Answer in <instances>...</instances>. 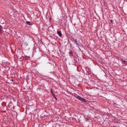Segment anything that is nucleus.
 I'll list each match as a JSON object with an SVG mask.
<instances>
[{
  "label": "nucleus",
  "mask_w": 127,
  "mask_h": 127,
  "mask_svg": "<svg viewBox=\"0 0 127 127\" xmlns=\"http://www.w3.org/2000/svg\"><path fill=\"white\" fill-rule=\"evenodd\" d=\"M51 93H52V95L56 99H57V98L56 97L55 95L54 94L53 92L52 91V89H51Z\"/></svg>",
  "instance_id": "nucleus-1"
},
{
  "label": "nucleus",
  "mask_w": 127,
  "mask_h": 127,
  "mask_svg": "<svg viewBox=\"0 0 127 127\" xmlns=\"http://www.w3.org/2000/svg\"><path fill=\"white\" fill-rule=\"evenodd\" d=\"M57 34L59 35L61 37L62 36V34L61 33V32H60L59 31H57Z\"/></svg>",
  "instance_id": "nucleus-2"
},
{
  "label": "nucleus",
  "mask_w": 127,
  "mask_h": 127,
  "mask_svg": "<svg viewBox=\"0 0 127 127\" xmlns=\"http://www.w3.org/2000/svg\"><path fill=\"white\" fill-rule=\"evenodd\" d=\"M76 97L77 98L80 100H82V97H81L80 96L78 95L77 96H76Z\"/></svg>",
  "instance_id": "nucleus-3"
},
{
  "label": "nucleus",
  "mask_w": 127,
  "mask_h": 127,
  "mask_svg": "<svg viewBox=\"0 0 127 127\" xmlns=\"http://www.w3.org/2000/svg\"><path fill=\"white\" fill-rule=\"evenodd\" d=\"M2 28V26L0 25V33H2L3 31Z\"/></svg>",
  "instance_id": "nucleus-4"
},
{
  "label": "nucleus",
  "mask_w": 127,
  "mask_h": 127,
  "mask_svg": "<svg viewBox=\"0 0 127 127\" xmlns=\"http://www.w3.org/2000/svg\"><path fill=\"white\" fill-rule=\"evenodd\" d=\"M81 101L84 102H87V100L84 99V98H82V100H81Z\"/></svg>",
  "instance_id": "nucleus-5"
},
{
  "label": "nucleus",
  "mask_w": 127,
  "mask_h": 127,
  "mask_svg": "<svg viewBox=\"0 0 127 127\" xmlns=\"http://www.w3.org/2000/svg\"><path fill=\"white\" fill-rule=\"evenodd\" d=\"M73 40L74 41V42L77 45H78L79 44H78V43H77V41L75 39H73Z\"/></svg>",
  "instance_id": "nucleus-6"
},
{
  "label": "nucleus",
  "mask_w": 127,
  "mask_h": 127,
  "mask_svg": "<svg viewBox=\"0 0 127 127\" xmlns=\"http://www.w3.org/2000/svg\"><path fill=\"white\" fill-rule=\"evenodd\" d=\"M90 71H87L86 74L87 75H89L90 74Z\"/></svg>",
  "instance_id": "nucleus-7"
},
{
  "label": "nucleus",
  "mask_w": 127,
  "mask_h": 127,
  "mask_svg": "<svg viewBox=\"0 0 127 127\" xmlns=\"http://www.w3.org/2000/svg\"><path fill=\"white\" fill-rule=\"evenodd\" d=\"M72 52L71 51H70L69 52V54L70 55H71V54H72Z\"/></svg>",
  "instance_id": "nucleus-8"
},
{
  "label": "nucleus",
  "mask_w": 127,
  "mask_h": 127,
  "mask_svg": "<svg viewBox=\"0 0 127 127\" xmlns=\"http://www.w3.org/2000/svg\"><path fill=\"white\" fill-rule=\"evenodd\" d=\"M123 62L124 63L126 64H127V62L126 61H124Z\"/></svg>",
  "instance_id": "nucleus-9"
},
{
  "label": "nucleus",
  "mask_w": 127,
  "mask_h": 127,
  "mask_svg": "<svg viewBox=\"0 0 127 127\" xmlns=\"http://www.w3.org/2000/svg\"><path fill=\"white\" fill-rule=\"evenodd\" d=\"M30 22H28V21L27 22V24H30Z\"/></svg>",
  "instance_id": "nucleus-10"
},
{
  "label": "nucleus",
  "mask_w": 127,
  "mask_h": 127,
  "mask_svg": "<svg viewBox=\"0 0 127 127\" xmlns=\"http://www.w3.org/2000/svg\"><path fill=\"white\" fill-rule=\"evenodd\" d=\"M113 21L112 20H110L111 22L112 23H113Z\"/></svg>",
  "instance_id": "nucleus-11"
},
{
  "label": "nucleus",
  "mask_w": 127,
  "mask_h": 127,
  "mask_svg": "<svg viewBox=\"0 0 127 127\" xmlns=\"http://www.w3.org/2000/svg\"><path fill=\"white\" fill-rule=\"evenodd\" d=\"M11 80L12 81H13V79H11Z\"/></svg>",
  "instance_id": "nucleus-12"
},
{
  "label": "nucleus",
  "mask_w": 127,
  "mask_h": 127,
  "mask_svg": "<svg viewBox=\"0 0 127 127\" xmlns=\"http://www.w3.org/2000/svg\"><path fill=\"white\" fill-rule=\"evenodd\" d=\"M32 65H33V63H32Z\"/></svg>",
  "instance_id": "nucleus-13"
}]
</instances>
